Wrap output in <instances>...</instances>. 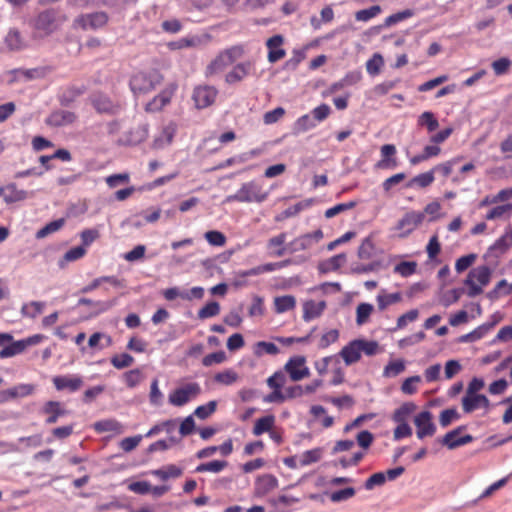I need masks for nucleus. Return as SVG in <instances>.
<instances>
[{
    "label": "nucleus",
    "instance_id": "28",
    "mask_svg": "<svg viewBox=\"0 0 512 512\" xmlns=\"http://www.w3.org/2000/svg\"><path fill=\"white\" fill-rule=\"evenodd\" d=\"M296 306V299L292 295L278 296L274 298V310L277 314H282L293 310Z\"/></svg>",
    "mask_w": 512,
    "mask_h": 512
},
{
    "label": "nucleus",
    "instance_id": "63",
    "mask_svg": "<svg viewBox=\"0 0 512 512\" xmlns=\"http://www.w3.org/2000/svg\"><path fill=\"white\" fill-rule=\"evenodd\" d=\"M512 210V204L507 203L493 207L485 216L486 220H495L503 217V215Z\"/></svg>",
    "mask_w": 512,
    "mask_h": 512
},
{
    "label": "nucleus",
    "instance_id": "45",
    "mask_svg": "<svg viewBox=\"0 0 512 512\" xmlns=\"http://www.w3.org/2000/svg\"><path fill=\"white\" fill-rule=\"evenodd\" d=\"M396 154V148L393 144H385L381 147V156L382 161L379 162L378 166H389L391 164L392 167L396 166L395 160H390Z\"/></svg>",
    "mask_w": 512,
    "mask_h": 512
},
{
    "label": "nucleus",
    "instance_id": "39",
    "mask_svg": "<svg viewBox=\"0 0 512 512\" xmlns=\"http://www.w3.org/2000/svg\"><path fill=\"white\" fill-rule=\"evenodd\" d=\"M34 390L35 387L32 384H20L4 391L3 394H6L9 398L25 397L31 395Z\"/></svg>",
    "mask_w": 512,
    "mask_h": 512
},
{
    "label": "nucleus",
    "instance_id": "24",
    "mask_svg": "<svg viewBox=\"0 0 512 512\" xmlns=\"http://www.w3.org/2000/svg\"><path fill=\"white\" fill-rule=\"evenodd\" d=\"M326 308L325 301L316 302L314 300H308L303 304V319L309 322L315 318H318Z\"/></svg>",
    "mask_w": 512,
    "mask_h": 512
},
{
    "label": "nucleus",
    "instance_id": "11",
    "mask_svg": "<svg viewBox=\"0 0 512 512\" xmlns=\"http://www.w3.org/2000/svg\"><path fill=\"white\" fill-rule=\"evenodd\" d=\"M425 215L420 211H409L398 221L396 230L400 231V237H406L423 223Z\"/></svg>",
    "mask_w": 512,
    "mask_h": 512
},
{
    "label": "nucleus",
    "instance_id": "14",
    "mask_svg": "<svg viewBox=\"0 0 512 512\" xmlns=\"http://www.w3.org/2000/svg\"><path fill=\"white\" fill-rule=\"evenodd\" d=\"M40 413L45 415V423L47 425L55 424L59 418L66 416L69 411L59 401H47L42 406Z\"/></svg>",
    "mask_w": 512,
    "mask_h": 512
},
{
    "label": "nucleus",
    "instance_id": "53",
    "mask_svg": "<svg viewBox=\"0 0 512 512\" xmlns=\"http://www.w3.org/2000/svg\"><path fill=\"white\" fill-rule=\"evenodd\" d=\"M123 378L127 387L134 388L142 381L143 375L140 369L137 368L124 373Z\"/></svg>",
    "mask_w": 512,
    "mask_h": 512
},
{
    "label": "nucleus",
    "instance_id": "62",
    "mask_svg": "<svg viewBox=\"0 0 512 512\" xmlns=\"http://www.w3.org/2000/svg\"><path fill=\"white\" fill-rule=\"evenodd\" d=\"M265 312V307H264V302H263V298H261L260 296H254L253 299H252V303H251V306L249 308V316L250 317H260L264 314Z\"/></svg>",
    "mask_w": 512,
    "mask_h": 512
},
{
    "label": "nucleus",
    "instance_id": "32",
    "mask_svg": "<svg viewBox=\"0 0 512 512\" xmlns=\"http://www.w3.org/2000/svg\"><path fill=\"white\" fill-rule=\"evenodd\" d=\"M418 126L425 127L429 133L436 131L439 122L433 112L425 111L417 119Z\"/></svg>",
    "mask_w": 512,
    "mask_h": 512
},
{
    "label": "nucleus",
    "instance_id": "10",
    "mask_svg": "<svg viewBox=\"0 0 512 512\" xmlns=\"http://www.w3.org/2000/svg\"><path fill=\"white\" fill-rule=\"evenodd\" d=\"M108 20V14L103 11L81 14L75 18L74 27H79L83 30H97L104 27L108 23Z\"/></svg>",
    "mask_w": 512,
    "mask_h": 512
},
{
    "label": "nucleus",
    "instance_id": "27",
    "mask_svg": "<svg viewBox=\"0 0 512 512\" xmlns=\"http://www.w3.org/2000/svg\"><path fill=\"white\" fill-rule=\"evenodd\" d=\"M286 233H280L277 236L270 238L267 242V248L270 255L281 257L286 253Z\"/></svg>",
    "mask_w": 512,
    "mask_h": 512
},
{
    "label": "nucleus",
    "instance_id": "60",
    "mask_svg": "<svg viewBox=\"0 0 512 512\" xmlns=\"http://www.w3.org/2000/svg\"><path fill=\"white\" fill-rule=\"evenodd\" d=\"M415 410L413 403H405L398 408L393 415L395 422H406V418Z\"/></svg>",
    "mask_w": 512,
    "mask_h": 512
},
{
    "label": "nucleus",
    "instance_id": "35",
    "mask_svg": "<svg viewBox=\"0 0 512 512\" xmlns=\"http://www.w3.org/2000/svg\"><path fill=\"white\" fill-rule=\"evenodd\" d=\"M377 304L380 311L385 310L388 306L399 303L402 300L400 292L395 293H380L377 298Z\"/></svg>",
    "mask_w": 512,
    "mask_h": 512
},
{
    "label": "nucleus",
    "instance_id": "17",
    "mask_svg": "<svg viewBox=\"0 0 512 512\" xmlns=\"http://www.w3.org/2000/svg\"><path fill=\"white\" fill-rule=\"evenodd\" d=\"M465 429L464 426H459L456 429L449 431L441 439V443L449 449H455L457 447L466 445L472 442L473 437L469 434L459 437L460 433Z\"/></svg>",
    "mask_w": 512,
    "mask_h": 512
},
{
    "label": "nucleus",
    "instance_id": "50",
    "mask_svg": "<svg viewBox=\"0 0 512 512\" xmlns=\"http://www.w3.org/2000/svg\"><path fill=\"white\" fill-rule=\"evenodd\" d=\"M384 65V60L381 54L375 53L372 58L366 62V70L370 75L379 74L381 67Z\"/></svg>",
    "mask_w": 512,
    "mask_h": 512
},
{
    "label": "nucleus",
    "instance_id": "20",
    "mask_svg": "<svg viewBox=\"0 0 512 512\" xmlns=\"http://www.w3.org/2000/svg\"><path fill=\"white\" fill-rule=\"evenodd\" d=\"M77 115L68 110L53 111L45 120L46 124L52 127H62L74 123Z\"/></svg>",
    "mask_w": 512,
    "mask_h": 512
},
{
    "label": "nucleus",
    "instance_id": "2",
    "mask_svg": "<svg viewBox=\"0 0 512 512\" xmlns=\"http://www.w3.org/2000/svg\"><path fill=\"white\" fill-rule=\"evenodd\" d=\"M164 77L157 69L135 72L129 81L131 91L137 94H147L160 85Z\"/></svg>",
    "mask_w": 512,
    "mask_h": 512
},
{
    "label": "nucleus",
    "instance_id": "34",
    "mask_svg": "<svg viewBox=\"0 0 512 512\" xmlns=\"http://www.w3.org/2000/svg\"><path fill=\"white\" fill-rule=\"evenodd\" d=\"M45 308V303L41 301H31L29 303H25L21 307V314L23 317L27 318H35L39 314L43 312Z\"/></svg>",
    "mask_w": 512,
    "mask_h": 512
},
{
    "label": "nucleus",
    "instance_id": "40",
    "mask_svg": "<svg viewBox=\"0 0 512 512\" xmlns=\"http://www.w3.org/2000/svg\"><path fill=\"white\" fill-rule=\"evenodd\" d=\"M253 352L257 357H261L264 354L277 355L279 348L272 342L259 341L254 345Z\"/></svg>",
    "mask_w": 512,
    "mask_h": 512
},
{
    "label": "nucleus",
    "instance_id": "8",
    "mask_svg": "<svg viewBox=\"0 0 512 512\" xmlns=\"http://www.w3.org/2000/svg\"><path fill=\"white\" fill-rule=\"evenodd\" d=\"M90 102L99 114L115 115L122 109V105L119 101H115L101 92L92 94L90 96Z\"/></svg>",
    "mask_w": 512,
    "mask_h": 512
},
{
    "label": "nucleus",
    "instance_id": "43",
    "mask_svg": "<svg viewBox=\"0 0 512 512\" xmlns=\"http://www.w3.org/2000/svg\"><path fill=\"white\" fill-rule=\"evenodd\" d=\"M405 370V362L402 359L390 361L383 370V376L390 378L396 377Z\"/></svg>",
    "mask_w": 512,
    "mask_h": 512
},
{
    "label": "nucleus",
    "instance_id": "26",
    "mask_svg": "<svg viewBox=\"0 0 512 512\" xmlns=\"http://www.w3.org/2000/svg\"><path fill=\"white\" fill-rule=\"evenodd\" d=\"M441 148L437 144L430 143L423 148L422 153L409 158V163L413 166L418 165L430 158L437 157L441 154Z\"/></svg>",
    "mask_w": 512,
    "mask_h": 512
},
{
    "label": "nucleus",
    "instance_id": "51",
    "mask_svg": "<svg viewBox=\"0 0 512 512\" xmlns=\"http://www.w3.org/2000/svg\"><path fill=\"white\" fill-rule=\"evenodd\" d=\"M219 312H220V305L215 301H211V302H208L205 306H203L198 311V318L199 319L211 318V317L217 316L219 314Z\"/></svg>",
    "mask_w": 512,
    "mask_h": 512
},
{
    "label": "nucleus",
    "instance_id": "12",
    "mask_svg": "<svg viewBox=\"0 0 512 512\" xmlns=\"http://www.w3.org/2000/svg\"><path fill=\"white\" fill-rule=\"evenodd\" d=\"M218 91L215 87L201 85L195 87L192 95L195 106L198 109H204L211 106L217 97Z\"/></svg>",
    "mask_w": 512,
    "mask_h": 512
},
{
    "label": "nucleus",
    "instance_id": "7",
    "mask_svg": "<svg viewBox=\"0 0 512 512\" xmlns=\"http://www.w3.org/2000/svg\"><path fill=\"white\" fill-rule=\"evenodd\" d=\"M177 89L178 84L176 82L167 84L156 96L153 97L152 100H150L145 105V111L148 113L160 112L165 106L170 104Z\"/></svg>",
    "mask_w": 512,
    "mask_h": 512
},
{
    "label": "nucleus",
    "instance_id": "56",
    "mask_svg": "<svg viewBox=\"0 0 512 512\" xmlns=\"http://www.w3.org/2000/svg\"><path fill=\"white\" fill-rule=\"evenodd\" d=\"M339 338V331L337 329H331L327 332H325L319 342H318V348L319 349H326L331 344L335 343Z\"/></svg>",
    "mask_w": 512,
    "mask_h": 512
},
{
    "label": "nucleus",
    "instance_id": "64",
    "mask_svg": "<svg viewBox=\"0 0 512 512\" xmlns=\"http://www.w3.org/2000/svg\"><path fill=\"white\" fill-rule=\"evenodd\" d=\"M459 414L456 409H445L440 413L439 422L442 427L449 426L452 421L459 419Z\"/></svg>",
    "mask_w": 512,
    "mask_h": 512
},
{
    "label": "nucleus",
    "instance_id": "16",
    "mask_svg": "<svg viewBox=\"0 0 512 512\" xmlns=\"http://www.w3.org/2000/svg\"><path fill=\"white\" fill-rule=\"evenodd\" d=\"M254 70V65L251 61H245L236 64L231 71L225 76V82L229 85L241 82L249 76Z\"/></svg>",
    "mask_w": 512,
    "mask_h": 512
},
{
    "label": "nucleus",
    "instance_id": "22",
    "mask_svg": "<svg viewBox=\"0 0 512 512\" xmlns=\"http://www.w3.org/2000/svg\"><path fill=\"white\" fill-rule=\"evenodd\" d=\"M208 39L209 36L207 35L204 38L198 35H189L178 40L169 42L168 47L171 50H181L185 48L199 47L202 44H204Z\"/></svg>",
    "mask_w": 512,
    "mask_h": 512
},
{
    "label": "nucleus",
    "instance_id": "52",
    "mask_svg": "<svg viewBox=\"0 0 512 512\" xmlns=\"http://www.w3.org/2000/svg\"><path fill=\"white\" fill-rule=\"evenodd\" d=\"M374 243L370 238H365L358 249V257L360 259L368 260L374 255Z\"/></svg>",
    "mask_w": 512,
    "mask_h": 512
},
{
    "label": "nucleus",
    "instance_id": "4",
    "mask_svg": "<svg viewBox=\"0 0 512 512\" xmlns=\"http://www.w3.org/2000/svg\"><path fill=\"white\" fill-rule=\"evenodd\" d=\"M269 193L263 190L262 185L256 181H250L242 184L235 194L227 197L228 202L241 203H262L268 198Z\"/></svg>",
    "mask_w": 512,
    "mask_h": 512
},
{
    "label": "nucleus",
    "instance_id": "33",
    "mask_svg": "<svg viewBox=\"0 0 512 512\" xmlns=\"http://www.w3.org/2000/svg\"><path fill=\"white\" fill-rule=\"evenodd\" d=\"M435 180L434 173L432 170H429L425 173H421L413 177L408 183L407 187H419L426 188L430 186Z\"/></svg>",
    "mask_w": 512,
    "mask_h": 512
},
{
    "label": "nucleus",
    "instance_id": "47",
    "mask_svg": "<svg viewBox=\"0 0 512 512\" xmlns=\"http://www.w3.org/2000/svg\"><path fill=\"white\" fill-rule=\"evenodd\" d=\"M373 312V305L369 303H360L356 309V323L358 325L365 324L371 313Z\"/></svg>",
    "mask_w": 512,
    "mask_h": 512
},
{
    "label": "nucleus",
    "instance_id": "23",
    "mask_svg": "<svg viewBox=\"0 0 512 512\" xmlns=\"http://www.w3.org/2000/svg\"><path fill=\"white\" fill-rule=\"evenodd\" d=\"M339 355L343 358L346 365H352L358 362L361 358V348L357 340L351 341L348 345L344 346Z\"/></svg>",
    "mask_w": 512,
    "mask_h": 512
},
{
    "label": "nucleus",
    "instance_id": "42",
    "mask_svg": "<svg viewBox=\"0 0 512 512\" xmlns=\"http://www.w3.org/2000/svg\"><path fill=\"white\" fill-rule=\"evenodd\" d=\"M86 254V249L83 246H76L68 250L62 259L59 261V265L64 267L66 263L73 262L81 259Z\"/></svg>",
    "mask_w": 512,
    "mask_h": 512
},
{
    "label": "nucleus",
    "instance_id": "37",
    "mask_svg": "<svg viewBox=\"0 0 512 512\" xmlns=\"http://www.w3.org/2000/svg\"><path fill=\"white\" fill-rule=\"evenodd\" d=\"M64 225H65L64 218H60V219L51 221L48 224H46L44 227L39 229L36 232L35 236L37 239H43V238L47 237L48 235L59 231Z\"/></svg>",
    "mask_w": 512,
    "mask_h": 512
},
{
    "label": "nucleus",
    "instance_id": "9",
    "mask_svg": "<svg viewBox=\"0 0 512 512\" xmlns=\"http://www.w3.org/2000/svg\"><path fill=\"white\" fill-rule=\"evenodd\" d=\"M200 393V385L196 382H191L170 393L169 402L174 406L180 407L188 403L190 399L197 397Z\"/></svg>",
    "mask_w": 512,
    "mask_h": 512
},
{
    "label": "nucleus",
    "instance_id": "15",
    "mask_svg": "<svg viewBox=\"0 0 512 512\" xmlns=\"http://www.w3.org/2000/svg\"><path fill=\"white\" fill-rule=\"evenodd\" d=\"M417 428L416 434L419 439L426 436H433L436 432V426L432 422V414L429 411L420 412L414 420Z\"/></svg>",
    "mask_w": 512,
    "mask_h": 512
},
{
    "label": "nucleus",
    "instance_id": "30",
    "mask_svg": "<svg viewBox=\"0 0 512 512\" xmlns=\"http://www.w3.org/2000/svg\"><path fill=\"white\" fill-rule=\"evenodd\" d=\"M347 258L344 253L335 255L326 261H323L319 264V270L322 273H328L330 271H336L338 270L344 263L346 262Z\"/></svg>",
    "mask_w": 512,
    "mask_h": 512
},
{
    "label": "nucleus",
    "instance_id": "44",
    "mask_svg": "<svg viewBox=\"0 0 512 512\" xmlns=\"http://www.w3.org/2000/svg\"><path fill=\"white\" fill-rule=\"evenodd\" d=\"M312 246L311 237L307 234L295 238L289 243V251L291 253L304 251Z\"/></svg>",
    "mask_w": 512,
    "mask_h": 512
},
{
    "label": "nucleus",
    "instance_id": "13",
    "mask_svg": "<svg viewBox=\"0 0 512 512\" xmlns=\"http://www.w3.org/2000/svg\"><path fill=\"white\" fill-rule=\"evenodd\" d=\"M305 363L306 359L303 356L291 357L286 362L284 369L292 381H300L310 375V370Z\"/></svg>",
    "mask_w": 512,
    "mask_h": 512
},
{
    "label": "nucleus",
    "instance_id": "19",
    "mask_svg": "<svg viewBox=\"0 0 512 512\" xmlns=\"http://www.w3.org/2000/svg\"><path fill=\"white\" fill-rule=\"evenodd\" d=\"M283 42L284 38L282 35H274L266 41L268 49L267 59L270 63H276L285 57L286 51L282 48Z\"/></svg>",
    "mask_w": 512,
    "mask_h": 512
},
{
    "label": "nucleus",
    "instance_id": "1",
    "mask_svg": "<svg viewBox=\"0 0 512 512\" xmlns=\"http://www.w3.org/2000/svg\"><path fill=\"white\" fill-rule=\"evenodd\" d=\"M67 20V15L59 8L40 11L28 22L32 29V38L38 40L52 35L59 31Z\"/></svg>",
    "mask_w": 512,
    "mask_h": 512
},
{
    "label": "nucleus",
    "instance_id": "31",
    "mask_svg": "<svg viewBox=\"0 0 512 512\" xmlns=\"http://www.w3.org/2000/svg\"><path fill=\"white\" fill-rule=\"evenodd\" d=\"M322 456L323 449L320 447L304 451L299 455V465L300 467H305L313 463H317L321 460Z\"/></svg>",
    "mask_w": 512,
    "mask_h": 512
},
{
    "label": "nucleus",
    "instance_id": "41",
    "mask_svg": "<svg viewBox=\"0 0 512 512\" xmlns=\"http://www.w3.org/2000/svg\"><path fill=\"white\" fill-rule=\"evenodd\" d=\"M154 475L158 476L161 480L165 481L169 478H177L182 475L183 471L181 468L174 464L164 466L161 469L155 470Z\"/></svg>",
    "mask_w": 512,
    "mask_h": 512
},
{
    "label": "nucleus",
    "instance_id": "36",
    "mask_svg": "<svg viewBox=\"0 0 512 512\" xmlns=\"http://www.w3.org/2000/svg\"><path fill=\"white\" fill-rule=\"evenodd\" d=\"M227 466H228V462L225 460H213L211 462L199 464L196 467L195 471L197 473H203V472L219 473L222 470H224Z\"/></svg>",
    "mask_w": 512,
    "mask_h": 512
},
{
    "label": "nucleus",
    "instance_id": "38",
    "mask_svg": "<svg viewBox=\"0 0 512 512\" xmlns=\"http://www.w3.org/2000/svg\"><path fill=\"white\" fill-rule=\"evenodd\" d=\"M5 42L11 50H20L25 47L21 33L17 29H11L8 32L5 38Z\"/></svg>",
    "mask_w": 512,
    "mask_h": 512
},
{
    "label": "nucleus",
    "instance_id": "29",
    "mask_svg": "<svg viewBox=\"0 0 512 512\" xmlns=\"http://www.w3.org/2000/svg\"><path fill=\"white\" fill-rule=\"evenodd\" d=\"M275 424V416L274 415H266L264 417H261L255 421L254 427H253V434L255 436H260L266 432H270Z\"/></svg>",
    "mask_w": 512,
    "mask_h": 512
},
{
    "label": "nucleus",
    "instance_id": "6",
    "mask_svg": "<svg viewBox=\"0 0 512 512\" xmlns=\"http://www.w3.org/2000/svg\"><path fill=\"white\" fill-rule=\"evenodd\" d=\"M46 339V336L43 334H35L32 336H29L25 339L17 340L10 342L9 345L5 346L0 351V358H10L15 355L21 354L24 352L28 347L37 345L44 341Z\"/></svg>",
    "mask_w": 512,
    "mask_h": 512
},
{
    "label": "nucleus",
    "instance_id": "5",
    "mask_svg": "<svg viewBox=\"0 0 512 512\" xmlns=\"http://www.w3.org/2000/svg\"><path fill=\"white\" fill-rule=\"evenodd\" d=\"M492 271L486 266H477L471 269L464 281L467 286V295L469 297H476L483 292V288L486 287L491 280Z\"/></svg>",
    "mask_w": 512,
    "mask_h": 512
},
{
    "label": "nucleus",
    "instance_id": "49",
    "mask_svg": "<svg viewBox=\"0 0 512 512\" xmlns=\"http://www.w3.org/2000/svg\"><path fill=\"white\" fill-rule=\"evenodd\" d=\"M421 382V377L418 375L406 378L402 385L401 391L406 395H413L418 390V384Z\"/></svg>",
    "mask_w": 512,
    "mask_h": 512
},
{
    "label": "nucleus",
    "instance_id": "54",
    "mask_svg": "<svg viewBox=\"0 0 512 512\" xmlns=\"http://www.w3.org/2000/svg\"><path fill=\"white\" fill-rule=\"evenodd\" d=\"M204 237L212 246L222 247L226 244V236L220 231H207Z\"/></svg>",
    "mask_w": 512,
    "mask_h": 512
},
{
    "label": "nucleus",
    "instance_id": "25",
    "mask_svg": "<svg viewBox=\"0 0 512 512\" xmlns=\"http://www.w3.org/2000/svg\"><path fill=\"white\" fill-rule=\"evenodd\" d=\"M278 487V479L272 474H264L256 481V492L259 495H266Z\"/></svg>",
    "mask_w": 512,
    "mask_h": 512
},
{
    "label": "nucleus",
    "instance_id": "46",
    "mask_svg": "<svg viewBox=\"0 0 512 512\" xmlns=\"http://www.w3.org/2000/svg\"><path fill=\"white\" fill-rule=\"evenodd\" d=\"M382 9L379 5H373L367 9L359 10L355 13V19L361 22H367L372 18L378 16Z\"/></svg>",
    "mask_w": 512,
    "mask_h": 512
},
{
    "label": "nucleus",
    "instance_id": "48",
    "mask_svg": "<svg viewBox=\"0 0 512 512\" xmlns=\"http://www.w3.org/2000/svg\"><path fill=\"white\" fill-rule=\"evenodd\" d=\"M417 263L415 261H402L394 267V272L402 277H409L416 272Z\"/></svg>",
    "mask_w": 512,
    "mask_h": 512
},
{
    "label": "nucleus",
    "instance_id": "59",
    "mask_svg": "<svg viewBox=\"0 0 512 512\" xmlns=\"http://www.w3.org/2000/svg\"><path fill=\"white\" fill-rule=\"evenodd\" d=\"M134 362V358L127 353L115 355L111 358V364L117 369H123L131 366Z\"/></svg>",
    "mask_w": 512,
    "mask_h": 512
},
{
    "label": "nucleus",
    "instance_id": "58",
    "mask_svg": "<svg viewBox=\"0 0 512 512\" xmlns=\"http://www.w3.org/2000/svg\"><path fill=\"white\" fill-rule=\"evenodd\" d=\"M356 494V491L353 487H347L338 491H334L330 495V500L334 503L346 501Z\"/></svg>",
    "mask_w": 512,
    "mask_h": 512
},
{
    "label": "nucleus",
    "instance_id": "3",
    "mask_svg": "<svg viewBox=\"0 0 512 512\" xmlns=\"http://www.w3.org/2000/svg\"><path fill=\"white\" fill-rule=\"evenodd\" d=\"M244 55L242 45H234L221 51L205 69V76L212 77L222 73L228 66L232 65Z\"/></svg>",
    "mask_w": 512,
    "mask_h": 512
},
{
    "label": "nucleus",
    "instance_id": "61",
    "mask_svg": "<svg viewBox=\"0 0 512 512\" xmlns=\"http://www.w3.org/2000/svg\"><path fill=\"white\" fill-rule=\"evenodd\" d=\"M510 66L511 60L506 57L495 60L491 64V67L497 76L506 74L509 71Z\"/></svg>",
    "mask_w": 512,
    "mask_h": 512
},
{
    "label": "nucleus",
    "instance_id": "55",
    "mask_svg": "<svg viewBox=\"0 0 512 512\" xmlns=\"http://www.w3.org/2000/svg\"><path fill=\"white\" fill-rule=\"evenodd\" d=\"M414 15V11L411 9H405L403 11L394 13L385 19V26L395 25L405 19L411 18Z\"/></svg>",
    "mask_w": 512,
    "mask_h": 512
},
{
    "label": "nucleus",
    "instance_id": "57",
    "mask_svg": "<svg viewBox=\"0 0 512 512\" xmlns=\"http://www.w3.org/2000/svg\"><path fill=\"white\" fill-rule=\"evenodd\" d=\"M216 407H217L216 401H214V400L209 401L205 405L198 406L194 411V415L196 417H198L199 419H206L215 412Z\"/></svg>",
    "mask_w": 512,
    "mask_h": 512
},
{
    "label": "nucleus",
    "instance_id": "21",
    "mask_svg": "<svg viewBox=\"0 0 512 512\" xmlns=\"http://www.w3.org/2000/svg\"><path fill=\"white\" fill-rule=\"evenodd\" d=\"M490 401L483 394L465 395L462 399V408L465 413H471L479 408H489Z\"/></svg>",
    "mask_w": 512,
    "mask_h": 512
},
{
    "label": "nucleus",
    "instance_id": "18",
    "mask_svg": "<svg viewBox=\"0 0 512 512\" xmlns=\"http://www.w3.org/2000/svg\"><path fill=\"white\" fill-rule=\"evenodd\" d=\"M52 382L57 391L76 392L83 385L82 378L77 375L54 376Z\"/></svg>",
    "mask_w": 512,
    "mask_h": 512
}]
</instances>
